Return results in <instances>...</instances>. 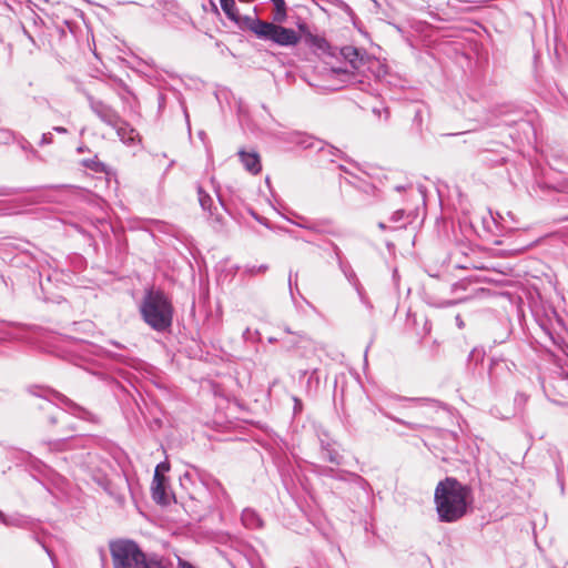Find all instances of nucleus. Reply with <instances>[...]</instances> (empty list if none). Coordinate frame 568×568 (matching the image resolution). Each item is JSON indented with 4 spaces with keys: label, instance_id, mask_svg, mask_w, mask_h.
Masks as SVG:
<instances>
[{
    "label": "nucleus",
    "instance_id": "obj_48",
    "mask_svg": "<svg viewBox=\"0 0 568 568\" xmlns=\"http://www.w3.org/2000/svg\"><path fill=\"white\" fill-rule=\"evenodd\" d=\"M110 344L114 345L118 348H123V346L119 342L111 341Z\"/></svg>",
    "mask_w": 568,
    "mask_h": 568
},
{
    "label": "nucleus",
    "instance_id": "obj_55",
    "mask_svg": "<svg viewBox=\"0 0 568 568\" xmlns=\"http://www.w3.org/2000/svg\"><path fill=\"white\" fill-rule=\"evenodd\" d=\"M7 194H8V193H6V192H0V195H7Z\"/></svg>",
    "mask_w": 568,
    "mask_h": 568
},
{
    "label": "nucleus",
    "instance_id": "obj_4",
    "mask_svg": "<svg viewBox=\"0 0 568 568\" xmlns=\"http://www.w3.org/2000/svg\"><path fill=\"white\" fill-rule=\"evenodd\" d=\"M110 552L114 568H151L159 560L148 558L140 546L131 539L110 542Z\"/></svg>",
    "mask_w": 568,
    "mask_h": 568
},
{
    "label": "nucleus",
    "instance_id": "obj_41",
    "mask_svg": "<svg viewBox=\"0 0 568 568\" xmlns=\"http://www.w3.org/2000/svg\"><path fill=\"white\" fill-rule=\"evenodd\" d=\"M426 402L429 403V405L434 408H437L440 406V403L438 400H435V399H425Z\"/></svg>",
    "mask_w": 568,
    "mask_h": 568
},
{
    "label": "nucleus",
    "instance_id": "obj_47",
    "mask_svg": "<svg viewBox=\"0 0 568 568\" xmlns=\"http://www.w3.org/2000/svg\"><path fill=\"white\" fill-rule=\"evenodd\" d=\"M151 568H165L161 560H159L156 564H153Z\"/></svg>",
    "mask_w": 568,
    "mask_h": 568
},
{
    "label": "nucleus",
    "instance_id": "obj_31",
    "mask_svg": "<svg viewBox=\"0 0 568 568\" xmlns=\"http://www.w3.org/2000/svg\"><path fill=\"white\" fill-rule=\"evenodd\" d=\"M267 270H268V265L262 264L260 266L253 265V266L246 267L245 272L251 275H255L257 273H265Z\"/></svg>",
    "mask_w": 568,
    "mask_h": 568
},
{
    "label": "nucleus",
    "instance_id": "obj_17",
    "mask_svg": "<svg viewBox=\"0 0 568 568\" xmlns=\"http://www.w3.org/2000/svg\"><path fill=\"white\" fill-rule=\"evenodd\" d=\"M166 478L163 474H154L152 483V497L156 503H164Z\"/></svg>",
    "mask_w": 568,
    "mask_h": 568
},
{
    "label": "nucleus",
    "instance_id": "obj_54",
    "mask_svg": "<svg viewBox=\"0 0 568 568\" xmlns=\"http://www.w3.org/2000/svg\"><path fill=\"white\" fill-rule=\"evenodd\" d=\"M78 152H83V148H78Z\"/></svg>",
    "mask_w": 568,
    "mask_h": 568
},
{
    "label": "nucleus",
    "instance_id": "obj_45",
    "mask_svg": "<svg viewBox=\"0 0 568 568\" xmlns=\"http://www.w3.org/2000/svg\"><path fill=\"white\" fill-rule=\"evenodd\" d=\"M456 323H457V326H458L459 328H463V326H464V322H463V320H462L460 315H457V316H456Z\"/></svg>",
    "mask_w": 568,
    "mask_h": 568
},
{
    "label": "nucleus",
    "instance_id": "obj_18",
    "mask_svg": "<svg viewBox=\"0 0 568 568\" xmlns=\"http://www.w3.org/2000/svg\"><path fill=\"white\" fill-rule=\"evenodd\" d=\"M241 520L244 527L248 529H260L263 527V519L261 516L252 508H245L242 511Z\"/></svg>",
    "mask_w": 568,
    "mask_h": 568
},
{
    "label": "nucleus",
    "instance_id": "obj_3",
    "mask_svg": "<svg viewBox=\"0 0 568 568\" xmlns=\"http://www.w3.org/2000/svg\"><path fill=\"white\" fill-rule=\"evenodd\" d=\"M29 392H30V394L42 398V400L38 405V407L40 410H42L45 414L48 423L50 425H55L58 423V420L61 418V416L64 415L62 409L60 407H58L52 402V397L59 398L65 405H68L72 409V413L77 417L85 419V420H90V422L95 420L94 415L92 413H90L89 410L74 404L72 400L65 398L64 396H62L51 389L43 388L41 386H31V387H29Z\"/></svg>",
    "mask_w": 568,
    "mask_h": 568
},
{
    "label": "nucleus",
    "instance_id": "obj_20",
    "mask_svg": "<svg viewBox=\"0 0 568 568\" xmlns=\"http://www.w3.org/2000/svg\"><path fill=\"white\" fill-rule=\"evenodd\" d=\"M196 192H197L199 203H200L202 210L207 212L210 214V216H214V210H216V206L213 205L214 204L213 197L207 192H205V190L201 185H197Z\"/></svg>",
    "mask_w": 568,
    "mask_h": 568
},
{
    "label": "nucleus",
    "instance_id": "obj_2",
    "mask_svg": "<svg viewBox=\"0 0 568 568\" xmlns=\"http://www.w3.org/2000/svg\"><path fill=\"white\" fill-rule=\"evenodd\" d=\"M139 311L144 323L158 333L168 332L173 324L174 308L169 296L150 288L141 300Z\"/></svg>",
    "mask_w": 568,
    "mask_h": 568
},
{
    "label": "nucleus",
    "instance_id": "obj_1",
    "mask_svg": "<svg viewBox=\"0 0 568 568\" xmlns=\"http://www.w3.org/2000/svg\"><path fill=\"white\" fill-rule=\"evenodd\" d=\"M434 503L440 523H456L471 507L473 491L456 478L446 477L435 488Z\"/></svg>",
    "mask_w": 568,
    "mask_h": 568
},
{
    "label": "nucleus",
    "instance_id": "obj_19",
    "mask_svg": "<svg viewBox=\"0 0 568 568\" xmlns=\"http://www.w3.org/2000/svg\"><path fill=\"white\" fill-rule=\"evenodd\" d=\"M493 115L496 118L495 120H489L490 125H511L516 122V119L511 118V112L508 106H500L493 111Z\"/></svg>",
    "mask_w": 568,
    "mask_h": 568
},
{
    "label": "nucleus",
    "instance_id": "obj_27",
    "mask_svg": "<svg viewBox=\"0 0 568 568\" xmlns=\"http://www.w3.org/2000/svg\"><path fill=\"white\" fill-rule=\"evenodd\" d=\"M301 220H302V222L296 223V225H298L300 227L307 229V230H311V231H314L317 233L324 232V230L321 229L318 224L310 223V222L305 221L304 217H301Z\"/></svg>",
    "mask_w": 568,
    "mask_h": 568
},
{
    "label": "nucleus",
    "instance_id": "obj_23",
    "mask_svg": "<svg viewBox=\"0 0 568 568\" xmlns=\"http://www.w3.org/2000/svg\"><path fill=\"white\" fill-rule=\"evenodd\" d=\"M220 3H221V8L224 11L225 16L230 20L237 22L239 14H237V9L235 7V1L234 0H220Z\"/></svg>",
    "mask_w": 568,
    "mask_h": 568
},
{
    "label": "nucleus",
    "instance_id": "obj_29",
    "mask_svg": "<svg viewBox=\"0 0 568 568\" xmlns=\"http://www.w3.org/2000/svg\"><path fill=\"white\" fill-rule=\"evenodd\" d=\"M387 417L390 418L392 420H394L395 423L400 424V425H405L408 428L414 429V430L422 427V425H419V424L406 422V420L400 419V418L395 417V416L387 415Z\"/></svg>",
    "mask_w": 568,
    "mask_h": 568
},
{
    "label": "nucleus",
    "instance_id": "obj_5",
    "mask_svg": "<svg viewBox=\"0 0 568 568\" xmlns=\"http://www.w3.org/2000/svg\"><path fill=\"white\" fill-rule=\"evenodd\" d=\"M246 19L251 21L248 29L260 39L270 40L280 47H295L301 41V36L295 30L283 27L282 23L267 22L257 18Z\"/></svg>",
    "mask_w": 568,
    "mask_h": 568
},
{
    "label": "nucleus",
    "instance_id": "obj_33",
    "mask_svg": "<svg viewBox=\"0 0 568 568\" xmlns=\"http://www.w3.org/2000/svg\"><path fill=\"white\" fill-rule=\"evenodd\" d=\"M320 445L321 450L326 449L328 446L334 445V443L328 438L326 434L320 435Z\"/></svg>",
    "mask_w": 568,
    "mask_h": 568
},
{
    "label": "nucleus",
    "instance_id": "obj_40",
    "mask_svg": "<svg viewBox=\"0 0 568 568\" xmlns=\"http://www.w3.org/2000/svg\"><path fill=\"white\" fill-rule=\"evenodd\" d=\"M95 456H93L90 452L87 453V458L90 459L89 462H83L84 466L88 468V469H91V464H92V459L94 458Z\"/></svg>",
    "mask_w": 568,
    "mask_h": 568
},
{
    "label": "nucleus",
    "instance_id": "obj_53",
    "mask_svg": "<svg viewBox=\"0 0 568 568\" xmlns=\"http://www.w3.org/2000/svg\"><path fill=\"white\" fill-rule=\"evenodd\" d=\"M368 347H369V346H367V347H366V349H365V357L367 356Z\"/></svg>",
    "mask_w": 568,
    "mask_h": 568
},
{
    "label": "nucleus",
    "instance_id": "obj_26",
    "mask_svg": "<svg viewBox=\"0 0 568 568\" xmlns=\"http://www.w3.org/2000/svg\"><path fill=\"white\" fill-rule=\"evenodd\" d=\"M217 490L221 494V496L216 495V498H217V501L220 503V505L229 506L231 504L229 494L225 491V489L220 484H217Z\"/></svg>",
    "mask_w": 568,
    "mask_h": 568
},
{
    "label": "nucleus",
    "instance_id": "obj_43",
    "mask_svg": "<svg viewBox=\"0 0 568 568\" xmlns=\"http://www.w3.org/2000/svg\"><path fill=\"white\" fill-rule=\"evenodd\" d=\"M419 558L423 565L429 564V558L426 555L422 554L419 555Z\"/></svg>",
    "mask_w": 568,
    "mask_h": 568
},
{
    "label": "nucleus",
    "instance_id": "obj_32",
    "mask_svg": "<svg viewBox=\"0 0 568 568\" xmlns=\"http://www.w3.org/2000/svg\"><path fill=\"white\" fill-rule=\"evenodd\" d=\"M297 276H298V274L297 273H293L292 271L288 274V287H290V292H291L292 295L294 293V288L296 291H298V287H297Z\"/></svg>",
    "mask_w": 568,
    "mask_h": 568
},
{
    "label": "nucleus",
    "instance_id": "obj_24",
    "mask_svg": "<svg viewBox=\"0 0 568 568\" xmlns=\"http://www.w3.org/2000/svg\"><path fill=\"white\" fill-rule=\"evenodd\" d=\"M82 165L95 173L106 172V165L103 162H101L97 155L91 159L83 160Z\"/></svg>",
    "mask_w": 568,
    "mask_h": 568
},
{
    "label": "nucleus",
    "instance_id": "obj_46",
    "mask_svg": "<svg viewBox=\"0 0 568 568\" xmlns=\"http://www.w3.org/2000/svg\"><path fill=\"white\" fill-rule=\"evenodd\" d=\"M497 365H499V363H498V362H496V361H491V364H490V367H489V374H490V376L493 375V368H494V366H497Z\"/></svg>",
    "mask_w": 568,
    "mask_h": 568
},
{
    "label": "nucleus",
    "instance_id": "obj_28",
    "mask_svg": "<svg viewBox=\"0 0 568 568\" xmlns=\"http://www.w3.org/2000/svg\"><path fill=\"white\" fill-rule=\"evenodd\" d=\"M296 27H297V29L300 31V33H298L300 36H304L306 38H313V34H312V32L310 30V27H308V24L305 21L298 20L297 23H296Z\"/></svg>",
    "mask_w": 568,
    "mask_h": 568
},
{
    "label": "nucleus",
    "instance_id": "obj_16",
    "mask_svg": "<svg viewBox=\"0 0 568 568\" xmlns=\"http://www.w3.org/2000/svg\"><path fill=\"white\" fill-rule=\"evenodd\" d=\"M481 226L486 236H499L501 234L499 224L491 211L481 216Z\"/></svg>",
    "mask_w": 568,
    "mask_h": 568
},
{
    "label": "nucleus",
    "instance_id": "obj_14",
    "mask_svg": "<svg viewBox=\"0 0 568 568\" xmlns=\"http://www.w3.org/2000/svg\"><path fill=\"white\" fill-rule=\"evenodd\" d=\"M119 136V139L126 145H133L139 136L135 130L120 116V123L116 126H112Z\"/></svg>",
    "mask_w": 568,
    "mask_h": 568
},
{
    "label": "nucleus",
    "instance_id": "obj_13",
    "mask_svg": "<svg viewBox=\"0 0 568 568\" xmlns=\"http://www.w3.org/2000/svg\"><path fill=\"white\" fill-rule=\"evenodd\" d=\"M240 161L245 170L252 174H258L262 170L261 159L257 152L239 151Z\"/></svg>",
    "mask_w": 568,
    "mask_h": 568
},
{
    "label": "nucleus",
    "instance_id": "obj_49",
    "mask_svg": "<svg viewBox=\"0 0 568 568\" xmlns=\"http://www.w3.org/2000/svg\"><path fill=\"white\" fill-rule=\"evenodd\" d=\"M250 333H251L250 328H246V329L244 331V333H243V337H244L245 339H247V338H248V334H250Z\"/></svg>",
    "mask_w": 568,
    "mask_h": 568
},
{
    "label": "nucleus",
    "instance_id": "obj_42",
    "mask_svg": "<svg viewBox=\"0 0 568 568\" xmlns=\"http://www.w3.org/2000/svg\"><path fill=\"white\" fill-rule=\"evenodd\" d=\"M403 215V211H396L393 216H392V220L393 221H398Z\"/></svg>",
    "mask_w": 568,
    "mask_h": 568
},
{
    "label": "nucleus",
    "instance_id": "obj_36",
    "mask_svg": "<svg viewBox=\"0 0 568 568\" xmlns=\"http://www.w3.org/2000/svg\"><path fill=\"white\" fill-rule=\"evenodd\" d=\"M170 469V465L168 463H160L155 467L154 474H163L164 471H168Z\"/></svg>",
    "mask_w": 568,
    "mask_h": 568
},
{
    "label": "nucleus",
    "instance_id": "obj_51",
    "mask_svg": "<svg viewBox=\"0 0 568 568\" xmlns=\"http://www.w3.org/2000/svg\"><path fill=\"white\" fill-rule=\"evenodd\" d=\"M215 192H216V194H219V190L217 189H215ZM217 197H219L220 204L223 206L224 204H223V201L221 200L220 195H217Z\"/></svg>",
    "mask_w": 568,
    "mask_h": 568
},
{
    "label": "nucleus",
    "instance_id": "obj_52",
    "mask_svg": "<svg viewBox=\"0 0 568 568\" xmlns=\"http://www.w3.org/2000/svg\"><path fill=\"white\" fill-rule=\"evenodd\" d=\"M277 341H278V339H277V338H275V337H270V338H268V342H270V343H275V342H277Z\"/></svg>",
    "mask_w": 568,
    "mask_h": 568
},
{
    "label": "nucleus",
    "instance_id": "obj_39",
    "mask_svg": "<svg viewBox=\"0 0 568 568\" xmlns=\"http://www.w3.org/2000/svg\"><path fill=\"white\" fill-rule=\"evenodd\" d=\"M179 568H195L191 562L179 558L178 560Z\"/></svg>",
    "mask_w": 568,
    "mask_h": 568
},
{
    "label": "nucleus",
    "instance_id": "obj_30",
    "mask_svg": "<svg viewBox=\"0 0 568 568\" xmlns=\"http://www.w3.org/2000/svg\"><path fill=\"white\" fill-rule=\"evenodd\" d=\"M329 245L332 247L333 257L336 261V263L338 264V263L343 262L345 258H344L343 253H342L341 248L338 247V245L335 244L334 242H329Z\"/></svg>",
    "mask_w": 568,
    "mask_h": 568
},
{
    "label": "nucleus",
    "instance_id": "obj_37",
    "mask_svg": "<svg viewBox=\"0 0 568 568\" xmlns=\"http://www.w3.org/2000/svg\"><path fill=\"white\" fill-rule=\"evenodd\" d=\"M41 546L45 550L48 556L50 557V560H51L53 567L57 568V566H55L57 559H55L54 554L44 544H41Z\"/></svg>",
    "mask_w": 568,
    "mask_h": 568
},
{
    "label": "nucleus",
    "instance_id": "obj_7",
    "mask_svg": "<svg viewBox=\"0 0 568 568\" xmlns=\"http://www.w3.org/2000/svg\"><path fill=\"white\" fill-rule=\"evenodd\" d=\"M288 142L305 150H315L323 159L327 158L331 162H334V158L342 154V152L333 145L326 144L324 141L302 132L291 133Z\"/></svg>",
    "mask_w": 568,
    "mask_h": 568
},
{
    "label": "nucleus",
    "instance_id": "obj_9",
    "mask_svg": "<svg viewBox=\"0 0 568 568\" xmlns=\"http://www.w3.org/2000/svg\"><path fill=\"white\" fill-rule=\"evenodd\" d=\"M285 332L290 337L282 338V342L286 349H296L301 352L302 356H307L308 353L314 352V342L305 334L293 333L290 328H285Z\"/></svg>",
    "mask_w": 568,
    "mask_h": 568
},
{
    "label": "nucleus",
    "instance_id": "obj_38",
    "mask_svg": "<svg viewBox=\"0 0 568 568\" xmlns=\"http://www.w3.org/2000/svg\"><path fill=\"white\" fill-rule=\"evenodd\" d=\"M52 142V134L49 132V133H43L42 134V138H41V144L44 145V144H50Z\"/></svg>",
    "mask_w": 568,
    "mask_h": 568
},
{
    "label": "nucleus",
    "instance_id": "obj_34",
    "mask_svg": "<svg viewBox=\"0 0 568 568\" xmlns=\"http://www.w3.org/2000/svg\"><path fill=\"white\" fill-rule=\"evenodd\" d=\"M292 399L294 402V408H293L294 415L301 414V412L303 410V403H302V400L298 397H296V396H293Z\"/></svg>",
    "mask_w": 568,
    "mask_h": 568
},
{
    "label": "nucleus",
    "instance_id": "obj_50",
    "mask_svg": "<svg viewBox=\"0 0 568 568\" xmlns=\"http://www.w3.org/2000/svg\"><path fill=\"white\" fill-rule=\"evenodd\" d=\"M378 227H379L381 230H383V231L387 229L386 224H385V223H383V222H379V223H378Z\"/></svg>",
    "mask_w": 568,
    "mask_h": 568
},
{
    "label": "nucleus",
    "instance_id": "obj_8",
    "mask_svg": "<svg viewBox=\"0 0 568 568\" xmlns=\"http://www.w3.org/2000/svg\"><path fill=\"white\" fill-rule=\"evenodd\" d=\"M83 94L91 111L106 125L116 126L120 123V114L111 105L95 98L91 92L83 90Z\"/></svg>",
    "mask_w": 568,
    "mask_h": 568
},
{
    "label": "nucleus",
    "instance_id": "obj_15",
    "mask_svg": "<svg viewBox=\"0 0 568 568\" xmlns=\"http://www.w3.org/2000/svg\"><path fill=\"white\" fill-rule=\"evenodd\" d=\"M312 471L317 476L329 477V478H333L336 480H346V477L348 475H352L351 473H348L346 470L336 469V468H333L329 466L317 465V464H314L312 466Z\"/></svg>",
    "mask_w": 568,
    "mask_h": 568
},
{
    "label": "nucleus",
    "instance_id": "obj_10",
    "mask_svg": "<svg viewBox=\"0 0 568 568\" xmlns=\"http://www.w3.org/2000/svg\"><path fill=\"white\" fill-rule=\"evenodd\" d=\"M94 438L87 435L72 436L69 438H62L49 444L51 450L63 452V450H75L89 448Z\"/></svg>",
    "mask_w": 568,
    "mask_h": 568
},
{
    "label": "nucleus",
    "instance_id": "obj_44",
    "mask_svg": "<svg viewBox=\"0 0 568 568\" xmlns=\"http://www.w3.org/2000/svg\"><path fill=\"white\" fill-rule=\"evenodd\" d=\"M53 131H55L58 133H67L68 132V130L63 126H54Z\"/></svg>",
    "mask_w": 568,
    "mask_h": 568
},
{
    "label": "nucleus",
    "instance_id": "obj_22",
    "mask_svg": "<svg viewBox=\"0 0 568 568\" xmlns=\"http://www.w3.org/2000/svg\"><path fill=\"white\" fill-rule=\"evenodd\" d=\"M333 446L334 445H331L326 449L321 450V456L322 459L339 466L343 462V456Z\"/></svg>",
    "mask_w": 568,
    "mask_h": 568
},
{
    "label": "nucleus",
    "instance_id": "obj_35",
    "mask_svg": "<svg viewBox=\"0 0 568 568\" xmlns=\"http://www.w3.org/2000/svg\"><path fill=\"white\" fill-rule=\"evenodd\" d=\"M0 523L6 526L16 525V521L13 519L8 518L1 510H0Z\"/></svg>",
    "mask_w": 568,
    "mask_h": 568
},
{
    "label": "nucleus",
    "instance_id": "obj_21",
    "mask_svg": "<svg viewBox=\"0 0 568 568\" xmlns=\"http://www.w3.org/2000/svg\"><path fill=\"white\" fill-rule=\"evenodd\" d=\"M273 10V22L283 23L287 19V6L285 0H271Z\"/></svg>",
    "mask_w": 568,
    "mask_h": 568
},
{
    "label": "nucleus",
    "instance_id": "obj_25",
    "mask_svg": "<svg viewBox=\"0 0 568 568\" xmlns=\"http://www.w3.org/2000/svg\"><path fill=\"white\" fill-rule=\"evenodd\" d=\"M92 478L104 490H109L110 480L101 468H98L97 471L92 470Z\"/></svg>",
    "mask_w": 568,
    "mask_h": 568
},
{
    "label": "nucleus",
    "instance_id": "obj_6",
    "mask_svg": "<svg viewBox=\"0 0 568 568\" xmlns=\"http://www.w3.org/2000/svg\"><path fill=\"white\" fill-rule=\"evenodd\" d=\"M341 54L347 63L345 68H332L329 75L338 79L344 85L354 83L356 81V71L364 64L363 54L358 49L352 45L342 48Z\"/></svg>",
    "mask_w": 568,
    "mask_h": 568
},
{
    "label": "nucleus",
    "instance_id": "obj_11",
    "mask_svg": "<svg viewBox=\"0 0 568 568\" xmlns=\"http://www.w3.org/2000/svg\"><path fill=\"white\" fill-rule=\"evenodd\" d=\"M337 265H338V268L341 270V272L347 278V281L355 287L362 303L365 304L368 308H372L373 306H372L371 302L368 301L367 296L365 295L363 287L359 284L357 275L354 272L352 265L346 260L338 263Z\"/></svg>",
    "mask_w": 568,
    "mask_h": 568
},
{
    "label": "nucleus",
    "instance_id": "obj_12",
    "mask_svg": "<svg viewBox=\"0 0 568 568\" xmlns=\"http://www.w3.org/2000/svg\"><path fill=\"white\" fill-rule=\"evenodd\" d=\"M322 11L331 13L334 9L339 10L347 14L349 18H354L355 13L353 9L344 0H311Z\"/></svg>",
    "mask_w": 568,
    "mask_h": 568
}]
</instances>
